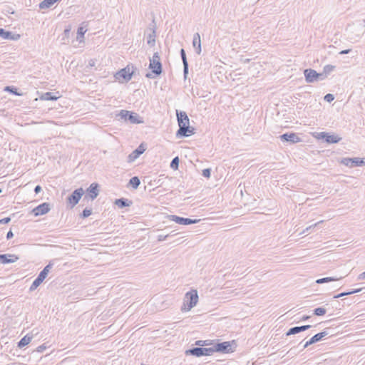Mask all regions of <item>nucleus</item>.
<instances>
[{"instance_id":"obj_19","label":"nucleus","mask_w":365,"mask_h":365,"mask_svg":"<svg viewBox=\"0 0 365 365\" xmlns=\"http://www.w3.org/2000/svg\"><path fill=\"white\" fill-rule=\"evenodd\" d=\"M192 46L195 48L196 53L200 55L201 53V40L198 33H195L193 36Z\"/></svg>"},{"instance_id":"obj_31","label":"nucleus","mask_w":365,"mask_h":365,"mask_svg":"<svg viewBox=\"0 0 365 365\" xmlns=\"http://www.w3.org/2000/svg\"><path fill=\"white\" fill-rule=\"evenodd\" d=\"M327 310L324 307H317L313 310V314L316 316H323L326 314Z\"/></svg>"},{"instance_id":"obj_58","label":"nucleus","mask_w":365,"mask_h":365,"mask_svg":"<svg viewBox=\"0 0 365 365\" xmlns=\"http://www.w3.org/2000/svg\"><path fill=\"white\" fill-rule=\"evenodd\" d=\"M1 192H2V190H1V189H0V193H1Z\"/></svg>"},{"instance_id":"obj_34","label":"nucleus","mask_w":365,"mask_h":365,"mask_svg":"<svg viewBox=\"0 0 365 365\" xmlns=\"http://www.w3.org/2000/svg\"><path fill=\"white\" fill-rule=\"evenodd\" d=\"M335 68L334 66L332 65H326L323 68V72L328 76L331 72H332Z\"/></svg>"},{"instance_id":"obj_15","label":"nucleus","mask_w":365,"mask_h":365,"mask_svg":"<svg viewBox=\"0 0 365 365\" xmlns=\"http://www.w3.org/2000/svg\"><path fill=\"white\" fill-rule=\"evenodd\" d=\"M19 257L16 255L0 254V263L5 264L16 262Z\"/></svg>"},{"instance_id":"obj_27","label":"nucleus","mask_w":365,"mask_h":365,"mask_svg":"<svg viewBox=\"0 0 365 365\" xmlns=\"http://www.w3.org/2000/svg\"><path fill=\"white\" fill-rule=\"evenodd\" d=\"M342 277H339V278L338 277H324V278L318 279L316 281V283H317V284H324V283H327V282H330L336 281V280L340 279Z\"/></svg>"},{"instance_id":"obj_10","label":"nucleus","mask_w":365,"mask_h":365,"mask_svg":"<svg viewBox=\"0 0 365 365\" xmlns=\"http://www.w3.org/2000/svg\"><path fill=\"white\" fill-rule=\"evenodd\" d=\"M84 194L83 188L75 190L71 195L68 197V202L71 205V207L78 204V201Z\"/></svg>"},{"instance_id":"obj_55","label":"nucleus","mask_w":365,"mask_h":365,"mask_svg":"<svg viewBox=\"0 0 365 365\" xmlns=\"http://www.w3.org/2000/svg\"><path fill=\"white\" fill-rule=\"evenodd\" d=\"M351 51V49H346V50H342L339 52V54L341 55H343V54H347L349 53V52Z\"/></svg>"},{"instance_id":"obj_46","label":"nucleus","mask_w":365,"mask_h":365,"mask_svg":"<svg viewBox=\"0 0 365 365\" xmlns=\"http://www.w3.org/2000/svg\"><path fill=\"white\" fill-rule=\"evenodd\" d=\"M91 215V210H88L87 208H86L83 212H82V217H88V216H90Z\"/></svg>"},{"instance_id":"obj_30","label":"nucleus","mask_w":365,"mask_h":365,"mask_svg":"<svg viewBox=\"0 0 365 365\" xmlns=\"http://www.w3.org/2000/svg\"><path fill=\"white\" fill-rule=\"evenodd\" d=\"M43 282L39 279L38 277H36L33 283L31 284L29 291L32 292L37 289V287L42 283Z\"/></svg>"},{"instance_id":"obj_23","label":"nucleus","mask_w":365,"mask_h":365,"mask_svg":"<svg viewBox=\"0 0 365 365\" xmlns=\"http://www.w3.org/2000/svg\"><path fill=\"white\" fill-rule=\"evenodd\" d=\"M32 339V336H30L29 335L24 336L19 342H18V347L23 348L25 346L28 345Z\"/></svg>"},{"instance_id":"obj_36","label":"nucleus","mask_w":365,"mask_h":365,"mask_svg":"<svg viewBox=\"0 0 365 365\" xmlns=\"http://www.w3.org/2000/svg\"><path fill=\"white\" fill-rule=\"evenodd\" d=\"M195 344L200 346H208L211 344L210 340H198L196 341Z\"/></svg>"},{"instance_id":"obj_7","label":"nucleus","mask_w":365,"mask_h":365,"mask_svg":"<svg viewBox=\"0 0 365 365\" xmlns=\"http://www.w3.org/2000/svg\"><path fill=\"white\" fill-rule=\"evenodd\" d=\"M341 163L348 167L353 168L355 166L365 165V159L360 158H344Z\"/></svg>"},{"instance_id":"obj_20","label":"nucleus","mask_w":365,"mask_h":365,"mask_svg":"<svg viewBox=\"0 0 365 365\" xmlns=\"http://www.w3.org/2000/svg\"><path fill=\"white\" fill-rule=\"evenodd\" d=\"M0 36L4 39L16 40L19 38V35H15L11 31H5L4 29L0 28Z\"/></svg>"},{"instance_id":"obj_43","label":"nucleus","mask_w":365,"mask_h":365,"mask_svg":"<svg viewBox=\"0 0 365 365\" xmlns=\"http://www.w3.org/2000/svg\"><path fill=\"white\" fill-rule=\"evenodd\" d=\"M324 100L327 101V102H329V103H331V101H334V96L333 94H331V93H328L327 95H325L324 96Z\"/></svg>"},{"instance_id":"obj_45","label":"nucleus","mask_w":365,"mask_h":365,"mask_svg":"<svg viewBox=\"0 0 365 365\" xmlns=\"http://www.w3.org/2000/svg\"><path fill=\"white\" fill-rule=\"evenodd\" d=\"M188 74V63L183 64V75L184 78H186Z\"/></svg>"},{"instance_id":"obj_5","label":"nucleus","mask_w":365,"mask_h":365,"mask_svg":"<svg viewBox=\"0 0 365 365\" xmlns=\"http://www.w3.org/2000/svg\"><path fill=\"white\" fill-rule=\"evenodd\" d=\"M149 68L151 69L152 73L155 76H160L162 73V63L158 52L154 53L153 57L150 58Z\"/></svg>"},{"instance_id":"obj_42","label":"nucleus","mask_w":365,"mask_h":365,"mask_svg":"<svg viewBox=\"0 0 365 365\" xmlns=\"http://www.w3.org/2000/svg\"><path fill=\"white\" fill-rule=\"evenodd\" d=\"M327 76L323 71L322 73H317V81H324L327 78Z\"/></svg>"},{"instance_id":"obj_21","label":"nucleus","mask_w":365,"mask_h":365,"mask_svg":"<svg viewBox=\"0 0 365 365\" xmlns=\"http://www.w3.org/2000/svg\"><path fill=\"white\" fill-rule=\"evenodd\" d=\"M114 204L115 205H117L119 208H123L125 207L130 206L133 204V202L131 200H129L128 199L122 197V198L116 199L115 200Z\"/></svg>"},{"instance_id":"obj_1","label":"nucleus","mask_w":365,"mask_h":365,"mask_svg":"<svg viewBox=\"0 0 365 365\" xmlns=\"http://www.w3.org/2000/svg\"><path fill=\"white\" fill-rule=\"evenodd\" d=\"M179 129L176 133L177 137H188L195 133V128L190 126V119L185 111L176 110Z\"/></svg>"},{"instance_id":"obj_6","label":"nucleus","mask_w":365,"mask_h":365,"mask_svg":"<svg viewBox=\"0 0 365 365\" xmlns=\"http://www.w3.org/2000/svg\"><path fill=\"white\" fill-rule=\"evenodd\" d=\"M185 355H192L197 357L202 356H212L214 353L213 346L209 348L194 347L185 351Z\"/></svg>"},{"instance_id":"obj_29","label":"nucleus","mask_w":365,"mask_h":365,"mask_svg":"<svg viewBox=\"0 0 365 365\" xmlns=\"http://www.w3.org/2000/svg\"><path fill=\"white\" fill-rule=\"evenodd\" d=\"M57 98L58 97L51 92H47L43 95V99L46 101H56Z\"/></svg>"},{"instance_id":"obj_54","label":"nucleus","mask_w":365,"mask_h":365,"mask_svg":"<svg viewBox=\"0 0 365 365\" xmlns=\"http://www.w3.org/2000/svg\"><path fill=\"white\" fill-rule=\"evenodd\" d=\"M41 190V187L40 185H36L34 188V192L38 194Z\"/></svg>"},{"instance_id":"obj_40","label":"nucleus","mask_w":365,"mask_h":365,"mask_svg":"<svg viewBox=\"0 0 365 365\" xmlns=\"http://www.w3.org/2000/svg\"><path fill=\"white\" fill-rule=\"evenodd\" d=\"M48 274L46 272V271L44 272L43 270L41 271L40 273L38 274V275L37 276V277L41 279L42 282H43V280L46 279V277H47Z\"/></svg>"},{"instance_id":"obj_26","label":"nucleus","mask_w":365,"mask_h":365,"mask_svg":"<svg viewBox=\"0 0 365 365\" xmlns=\"http://www.w3.org/2000/svg\"><path fill=\"white\" fill-rule=\"evenodd\" d=\"M70 34H71V28H67L64 30L63 36L61 38V43L63 44H68L69 43Z\"/></svg>"},{"instance_id":"obj_33","label":"nucleus","mask_w":365,"mask_h":365,"mask_svg":"<svg viewBox=\"0 0 365 365\" xmlns=\"http://www.w3.org/2000/svg\"><path fill=\"white\" fill-rule=\"evenodd\" d=\"M155 31H153V33L149 34L148 36V43L150 46H153L155 43Z\"/></svg>"},{"instance_id":"obj_17","label":"nucleus","mask_w":365,"mask_h":365,"mask_svg":"<svg viewBox=\"0 0 365 365\" xmlns=\"http://www.w3.org/2000/svg\"><path fill=\"white\" fill-rule=\"evenodd\" d=\"M88 24L89 23L88 22H83L81 26L78 27V31H77V36H76V39L77 41H78L79 42H81L82 41V39L84 37V34L88 30Z\"/></svg>"},{"instance_id":"obj_47","label":"nucleus","mask_w":365,"mask_h":365,"mask_svg":"<svg viewBox=\"0 0 365 365\" xmlns=\"http://www.w3.org/2000/svg\"><path fill=\"white\" fill-rule=\"evenodd\" d=\"M52 266H53V264H52L51 262H49V263H48V264H47V265H46V266L43 269V270L44 272L46 271V272L47 274H48V272H49L50 269H51Z\"/></svg>"},{"instance_id":"obj_2","label":"nucleus","mask_w":365,"mask_h":365,"mask_svg":"<svg viewBox=\"0 0 365 365\" xmlns=\"http://www.w3.org/2000/svg\"><path fill=\"white\" fill-rule=\"evenodd\" d=\"M212 346L214 353L220 352L223 354H230L235 351L237 345L235 340H232L221 343H217L214 344Z\"/></svg>"},{"instance_id":"obj_44","label":"nucleus","mask_w":365,"mask_h":365,"mask_svg":"<svg viewBox=\"0 0 365 365\" xmlns=\"http://www.w3.org/2000/svg\"><path fill=\"white\" fill-rule=\"evenodd\" d=\"M323 222H324L323 220H321V221H319V222H316V223H314V224H313V225H312L309 226L308 227H307V228H306V230H304L302 232V233H303V234H304V233H305L307 231H308V230H311V229H312V228H313V227H315L316 226H317L318 225H319V224L322 223Z\"/></svg>"},{"instance_id":"obj_39","label":"nucleus","mask_w":365,"mask_h":365,"mask_svg":"<svg viewBox=\"0 0 365 365\" xmlns=\"http://www.w3.org/2000/svg\"><path fill=\"white\" fill-rule=\"evenodd\" d=\"M180 56L182 61V63H187L185 51L183 48L180 50Z\"/></svg>"},{"instance_id":"obj_48","label":"nucleus","mask_w":365,"mask_h":365,"mask_svg":"<svg viewBox=\"0 0 365 365\" xmlns=\"http://www.w3.org/2000/svg\"><path fill=\"white\" fill-rule=\"evenodd\" d=\"M169 235H159L158 236V241L161 242L165 240L168 237Z\"/></svg>"},{"instance_id":"obj_49","label":"nucleus","mask_w":365,"mask_h":365,"mask_svg":"<svg viewBox=\"0 0 365 365\" xmlns=\"http://www.w3.org/2000/svg\"><path fill=\"white\" fill-rule=\"evenodd\" d=\"M11 221V218L9 217H4L1 220H0V224H7L9 222H10Z\"/></svg>"},{"instance_id":"obj_53","label":"nucleus","mask_w":365,"mask_h":365,"mask_svg":"<svg viewBox=\"0 0 365 365\" xmlns=\"http://www.w3.org/2000/svg\"><path fill=\"white\" fill-rule=\"evenodd\" d=\"M357 279L358 280H364V279H365V271L364 272L361 273L358 276Z\"/></svg>"},{"instance_id":"obj_8","label":"nucleus","mask_w":365,"mask_h":365,"mask_svg":"<svg viewBox=\"0 0 365 365\" xmlns=\"http://www.w3.org/2000/svg\"><path fill=\"white\" fill-rule=\"evenodd\" d=\"M133 72L130 71V68L126 67L120 70L115 74V78L118 81H124L128 82L132 78Z\"/></svg>"},{"instance_id":"obj_52","label":"nucleus","mask_w":365,"mask_h":365,"mask_svg":"<svg viewBox=\"0 0 365 365\" xmlns=\"http://www.w3.org/2000/svg\"><path fill=\"white\" fill-rule=\"evenodd\" d=\"M14 237V233L11 230H9L6 234V239L10 240Z\"/></svg>"},{"instance_id":"obj_4","label":"nucleus","mask_w":365,"mask_h":365,"mask_svg":"<svg viewBox=\"0 0 365 365\" xmlns=\"http://www.w3.org/2000/svg\"><path fill=\"white\" fill-rule=\"evenodd\" d=\"M118 115L120 116L121 119L129 120L133 124H142L144 123L143 118H140L138 114L128 110H121Z\"/></svg>"},{"instance_id":"obj_25","label":"nucleus","mask_w":365,"mask_h":365,"mask_svg":"<svg viewBox=\"0 0 365 365\" xmlns=\"http://www.w3.org/2000/svg\"><path fill=\"white\" fill-rule=\"evenodd\" d=\"M328 333L326 331L319 332L312 337V341L317 343L321 341L324 336H327Z\"/></svg>"},{"instance_id":"obj_38","label":"nucleus","mask_w":365,"mask_h":365,"mask_svg":"<svg viewBox=\"0 0 365 365\" xmlns=\"http://www.w3.org/2000/svg\"><path fill=\"white\" fill-rule=\"evenodd\" d=\"M202 175L203 177H205L206 178H210V177L211 175V169L205 168V169L202 170Z\"/></svg>"},{"instance_id":"obj_14","label":"nucleus","mask_w":365,"mask_h":365,"mask_svg":"<svg viewBox=\"0 0 365 365\" xmlns=\"http://www.w3.org/2000/svg\"><path fill=\"white\" fill-rule=\"evenodd\" d=\"M305 81L308 83H312L317 81V72L312 68H307L304 71Z\"/></svg>"},{"instance_id":"obj_41","label":"nucleus","mask_w":365,"mask_h":365,"mask_svg":"<svg viewBox=\"0 0 365 365\" xmlns=\"http://www.w3.org/2000/svg\"><path fill=\"white\" fill-rule=\"evenodd\" d=\"M84 198L88 200L91 198V185L87 187Z\"/></svg>"},{"instance_id":"obj_50","label":"nucleus","mask_w":365,"mask_h":365,"mask_svg":"<svg viewBox=\"0 0 365 365\" xmlns=\"http://www.w3.org/2000/svg\"><path fill=\"white\" fill-rule=\"evenodd\" d=\"M314 344V342H313V341H312V338H311L309 341H307L304 344V346H303V349H305V348L308 347L309 345H312V344Z\"/></svg>"},{"instance_id":"obj_56","label":"nucleus","mask_w":365,"mask_h":365,"mask_svg":"<svg viewBox=\"0 0 365 365\" xmlns=\"http://www.w3.org/2000/svg\"><path fill=\"white\" fill-rule=\"evenodd\" d=\"M309 318H310V316L304 315V316L302 317L301 320L302 321H306V320H308Z\"/></svg>"},{"instance_id":"obj_9","label":"nucleus","mask_w":365,"mask_h":365,"mask_svg":"<svg viewBox=\"0 0 365 365\" xmlns=\"http://www.w3.org/2000/svg\"><path fill=\"white\" fill-rule=\"evenodd\" d=\"M318 138L324 140L327 143H337L341 140V138L338 135L329 134L325 132L318 133Z\"/></svg>"},{"instance_id":"obj_51","label":"nucleus","mask_w":365,"mask_h":365,"mask_svg":"<svg viewBox=\"0 0 365 365\" xmlns=\"http://www.w3.org/2000/svg\"><path fill=\"white\" fill-rule=\"evenodd\" d=\"M45 349H46V346H44L43 344V345H41V346L37 347L36 351H38V352H43V350H45Z\"/></svg>"},{"instance_id":"obj_57","label":"nucleus","mask_w":365,"mask_h":365,"mask_svg":"<svg viewBox=\"0 0 365 365\" xmlns=\"http://www.w3.org/2000/svg\"><path fill=\"white\" fill-rule=\"evenodd\" d=\"M145 77H146V78H154V76H153V74H152V73H146Z\"/></svg>"},{"instance_id":"obj_18","label":"nucleus","mask_w":365,"mask_h":365,"mask_svg":"<svg viewBox=\"0 0 365 365\" xmlns=\"http://www.w3.org/2000/svg\"><path fill=\"white\" fill-rule=\"evenodd\" d=\"M310 327H311V325H303V326H300V327H294L290 328L287 331V332L286 333V335L290 336V335L296 334L301 331H306V330L309 329Z\"/></svg>"},{"instance_id":"obj_32","label":"nucleus","mask_w":365,"mask_h":365,"mask_svg":"<svg viewBox=\"0 0 365 365\" xmlns=\"http://www.w3.org/2000/svg\"><path fill=\"white\" fill-rule=\"evenodd\" d=\"M179 162H180V160H179V158L177 156L175 158H174L171 163H170V168L173 170H177L178 169V167H179Z\"/></svg>"},{"instance_id":"obj_28","label":"nucleus","mask_w":365,"mask_h":365,"mask_svg":"<svg viewBox=\"0 0 365 365\" xmlns=\"http://www.w3.org/2000/svg\"><path fill=\"white\" fill-rule=\"evenodd\" d=\"M140 184V179L137 176L131 178L129 180V185H131L135 189L138 188Z\"/></svg>"},{"instance_id":"obj_24","label":"nucleus","mask_w":365,"mask_h":365,"mask_svg":"<svg viewBox=\"0 0 365 365\" xmlns=\"http://www.w3.org/2000/svg\"><path fill=\"white\" fill-rule=\"evenodd\" d=\"M361 290H362V288H359V289H352V290L349 291V292H341V293H340L339 294L335 295L334 297V299H338V298H340V297H344V296H348V295H350V294H352L359 293Z\"/></svg>"},{"instance_id":"obj_22","label":"nucleus","mask_w":365,"mask_h":365,"mask_svg":"<svg viewBox=\"0 0 365 365\" xmlns=\"http://www.w3.org/2000/svg\"><path fill=\"white\" fill-rule=\"evenodd\" d=\"M54 4L55 0H43L39 4V8L41 9H46L51 8Z\"/></svg>"},{"instance_id":"obj_3","label":"nucleus","mask_w":365,"mask_h":365,"mask_svg":"<svg viewBox=\"0 0 365 365\" xmlns=\"http://www.w3.org/2000/svg\"><path fill=\"white\" fill-rule=\"evenodd\" d=\"M198 302L197 290H191L185 294L183 306L181 308L182 312L190 311Z\"/></svg>"},{"instance_id":"obj_11","label":"nucleus","mask_w":365,"mask_h":365,"mask_svg":"<svg viewBox=\"0 0 365 365\" xmlns=\"http://www.w3.org/2000/svg\"><path fill=\"white\" fill-rule=\"evenodd\" d=\"M169 218L179 225H188L191 224L197 223L200 220H192L190 218H185L177 215H169Z\"/></svg>"},{"instance_id":"obj_12","label":"nucleus","mask_w":365,"mask_h":365,"mask_svg":"<svg viewBox=\"0 0 365 365\" xmlns=\"http://www.w3.org/2000/svg\"><path fill=\"white\" fill-rule=\"evenodd\" d=\"M283 142H288L290 143H297L302 141L301 138L295 133H286L279 136Z\"/></svg>"},{"instance_id":"obj_16","label":"nucleus","mask_w":365,"mask_h":365,"mask_svg":"<svg viewBox=\"0 0 365 365\" xmlns=\"http://www.w3.org/2000/svg\"><path fill=\"white\" fill-rule=\"evenodd\" d=\"M145 151V148L143 145H139L135 150H134L128 156V162L131 163L136 160L141 154Z\"/></svg>"},{"instance_id":"obj_13","label":"nucleus","mask_w":365,"mask_h":365,"mask_svg":"<svg viewBox=\"0 0 365 365\" xmlns=\"http://www.w3.org/2000/svg\"><path fill=\"white\" fill-rule=\"evenodd\" d=\"M50 209V205L47 202H43L33 209L32 213L35 216L43 215L48 212Z\"/></svg>"},{"instance_id":"obj_37","label":"nucleus","mask_w":365,"mask_h":365,"mask_svg":"<svg viewBox=\"0 0 365 365\" xmlns=\"http://www.w3.org/2000/svg\"><path fill=\"white\" fill-rule=\"evenodd\" d=\"M5 91H9L10 93H12L16 96H21V94L18 93L17 89L13 86H6L5 88Z\"/></svg>"},{"instance_id":"obj_35","label":"nucleus","mask_w":365,"mask_h":365,"mask_svg":"<svg viewBox=\"0 0 365 365\" xmlns=\"http://www.w3.org/2000/svg\"><path fill=\"white\" fill-rule=\"evenodd\" d=\"M98 185L93 183V200L98 195Z\"/></svg>"}]
</instances>
